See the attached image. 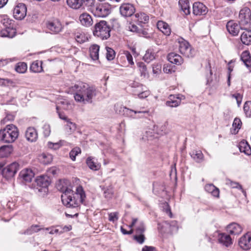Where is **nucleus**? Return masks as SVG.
Segmentation results:
<instances>
[{"label":"nucleus","instance_id":"f257e3e1","mask_svg":"<svg viewBox=\"0 0 251 251\" xmlns=\"http://www.w3.org/2000/svg\"><path fill=\"white\" fill-rule=\"evenodd\" d=\"M69 183L67 180H60L56 184L57 189L62 192L61 200L63 204L69 208L77 207L83 203L86 198L85 192L82 186H77L75 191L67 186Z\"/></svg>","mask_w":251,"mask_h":251},{"label":"nucleus","instance_id":"f03ea898","mask_svg":"<svg viewBox=\"0 0 251 251\" xmlns=\"http://www.w3.org/2000/svg\"><path fill=\"white\" fill-rule=\"evenodd\" d=\"M68 93L74 94L76 101L85 104L91 103L92 100L98 95L99 91L95 87L79 82L70 87Z\"/></svg>","mask_w":251,"mask_h":251},{"label":"nucleus","instance_id":"7ed1b4c3","mask_svg":"<svg viewBox=\"0 0 251 251\" xmlns=\"http://www.w3.org/2000/svg\"><path fill=\"white\" fill-rule=\"evenodd\" d=\"M19 134L17 127L13 125H6L0 130V141L4 143H12L18 138Z\"/></svg>","mask_w":251,"mask_h":251},{"label":"nucleus","instance_id":"20e7f679","mask_svg":"<svg viewBox=\"0 0 251 251\" xmlns=\"http://www.w3.org/2000/svg\"><path fill=\"white\" fill-rule=\"evenodd\" d=\"M110 28L107 22L101 21L94 26L93 34L102 40L107 39L110 36Z\"/></svg>","mask_w":251,"mask_h":251},{"label":"nucleus","instance_id":"39448f33","mask_svg":"<svg viewBox=\"0 0 251 251\" xmlns=\"http://www.w3.org/2000/svg\"><path fill=\"white\" fill-rule=\"evenodd\" d=\"M19 169L20 165L16 162H14L3 168L2 165L0 164V173L7 180L13 178Z\"/></svg>","mask_w":251,"mask_h":251},{"label":"nucleus","instance_id":"423d86ee","mask_svg":"<svg viewBox=\"0 0 251 251\" xmlns=\"http://www.w3.org/2000/svg\"><path fill=\"white\" fill-rule=\"evenodd\" d=\"M91 12L96 17H105L111 12V5L107 3H99L91 7Z\"/></svg>","mask_w":251,"mask_h":251},{"label":"nucleus","instance_id":"0eeeda50","mask_svg":"<svg viewBox=\"0 0 251 251\" xmlns=\"http://www.w3.org/2000/svg\"><path fill=\"white\" fill-rule=\"evenodd\" d=\"M177 40L179 44V50L182 54L188 58L194 56L195 51L187 41L180 37Z\"/></svg>","mask_w":251,"mask_h":251},{"label":"nucleus","instance_id":"6e6552de","mask_svg":"<svg viewBox=\"0 0 251 251\" xmlns=\"http://www.w3.org/2000/svg\"><path fill=\"white\" fill-rule=\"evenodd\" d=\"M46 27L49 32L52 34H57L61 32L63 29V25L58 19H53L48 21Z\"/></svg>","mask_w":251,"mask_h":251},{"label":"nucleus","instance_id":"1a4fd4ad","mask_svg":"<svg viewBox=\"0 0 251 251\" xmlns=\"http://www.w3.org/2000/svg\"><path fill=\"white\" fill-rule=\"evenodd\" d=\"M251 21V12L250 10L247 7L241 9L239 14V23L241 28L243 26L246 25L250 24Z\"/></svg>","mask_w":251,"mask_h":251},{"label":"nucleus","instance_id":"9d476101","mask_svg":"<svg viewBox=\"0 0 251 251\" xmlns=\"http://www.w3.org/2000/svg\"><path fill=\"white\" fill-rule=\"evenodd\" d=\"M26 12L27 8L26 5L23 3H19L13 9V17L17 20H22L26 15Z\"/></svg>","mask_w":251,"mask_h":251},{"label":"nucleus","instance_id":"9b49d317","mask_svg":"<svg viewBox=\"0 0 251 251\" xmlns=\"http://www.w3.org/2000/svg\"><path fill=\"white\" fill-rule=\"evenodd\" d=\"M12 22V20L10 19L7 15H0V23L5 27V29L1 32V36L12 37V36L9 33Z\"/></svg>","mask_w":251,"mask_h":251},{"label":"nucleus","instance_id":"f8f14e48","mask_svg":"<svg viewBox=\"0 0 251 251\" xmlns=\"http://www.w3.org/2000/svg\"><path fill=\"white\" fill-rule=\"evenodd\" d=\"M50 179L48 176H40L37 177L36 182L37 185L41 188L39 189V192H48V187L50 183Z\"/></svg>","mask_w":251,"mask_h":251},{"label":"nucleus","instance_id":"ddd939ff","mask_svg":"<svg viewBox=\"0 0 251 251\" xmlns=\"http://www.w3.org/2000/svg\"><path fill=\"white\" fill-rule=\"evenodd\" d=\"M121 14L124 17L131 16L135 12V8L133 4L124 3L120 7Z\"/></svg>","mask_w":251,"mask_h":251},{"label":"nucleus","instance_id":"4468645a","mask_svg":"<svg viewBox=\"0 0 251 251\" xmlns=\"http://www.w3.org/2000/svg\"><path fill=\"white\" fill-rule=\"evenodd\" d=\"M239 246L244 250L251 248V234L246 233L243 235L238 241Z\"/></svg>","mask_w":251,"mask_h":251},{"label":"nucleus","instance_id":"2eb2a0df","mask_svg":"<svg viewBox=\"0 0 251 251\" xmlns=\"http://www.w3.org/2000/svg\"><path fill=\"white\" fill-rule=\"evenodd\" d=\"M207 8L202 3L196 2L193 5V12L196 15H204L207 13Z\"/></svg>","mask_w":251,"mask_h":251},{"label":"nucleus","instance_id":"dca6fc26","mask_svg":"<svg viewBox=\"0 0 251 251\" xmlns=\"http://www.w3.org/2000/svg\"><path fill=\"white\" fill-rule=\"evenodd\" d=\"M34 176V173L30 169H25L22 170L20 174L19 177L23 181L30 182Z\"/></svg>","mask_w":251,"mask_h":251},{"label":"nucleus","instance_id":"f3484780","mask_svg":"<svg viewBox=\"0 0 251 251\" xmlns=\"http://www.w3.org/2000/svg\"><path fill=\"white\" fill-rule=\"evenodd\" d=\"M181 97L184 96L180 95H170L169 100L166 101V105L171 107H176L180 105L181 100Z\"/></svg>","mask_w":251,"mask_h":251},{"label":"nucleus","instance_id":"a211bd4d","mask_svg":"<svg viewBox=\"0 0 251 251\" xmlns=\"http://www.w3.org/2000/svg\"><path fill=\"white\" fill-rule=\"evenodd\" d=\"M79 20L80 23L83 26L89 27L93 24V21L92 17L87 13L81 14L79 17Z\"/></svg>","mask_w":251,"mask_h":251},{"label":"nucleus","instance_id":"6ab92c4d","mask_svg":"<svg viewBox=\"0 0 251 251\" xmlns=\"http://www.w3.org/2000/svg\"><path fill=\"white\" fill-rule=\"evenodd\" d=\"M157 28L164 35L169 36L171 33V29L169 25L163 21H159L156 24Z\"/></svg>","mask_w":251,"mask_h":251},{"label":"nucleus","instance_id":"aec40b11","mask_svg":"<svg viewBox=\"0 0 251 251\" xmlns=\"http://www.w3.org/2000/svg\"><path fill=\"white\" fill-rule=\"evenodd\" d=\"M242 230V226L236 223H231L227 226V231L232 235H238L241 233Z\"/></svg>","mask_w":251,"mask_h":251},{"label":"nucleus","instance_id":"412c9836","mask_svg":"<svg viewBox=\"0 0 251 251\" xmlns=\"http://www.w3.org/2000/svg\"><path fill=\"white\" fill-rule=\"evenodd\" d=\"M167 58L170 62L177 65H181L183 62V59L182 57L175 52L169 53Z\"/></svg>","mask_w":251,"mask_h":251},{"label":"nucleus","instance_id":"4be33fe9","mask_svg":"<svg viewBox=\"0 0 251 251\" xmlns=\"http://www.w3.org/2000/svg\"><path fill=\"white\" fill-rule=\"evenodd\" d=\"M226 26L228 32L233 36H236L238 34L239 26L233 21H230L227 22Z\"/></svg>","mask_w":251,"mask_h":251},{"label":"nucleus","instance_id":"5701e85b","mask_svg":"<svg viewBox=\"0 0 251 251\" xmlns=\"http://www.w3.org/2000/svg\"><path fill=\"white\" fill-rule=\"evenodd\" d=\"M25 137L29 141H36L38 138V134L35 128L32 127L27 128L25 132Z\"/></svg>","mask_w":251,"mask_h":251},{"label":"nucleus","instance_id":"b1692460","mask_svg":"<svg viewBox=\"0 0 251 251\" xmlns=\"http://www.w3.org/2000/svg\"><path fill=\"white\" fill-rule=\"evenodd\" d=\"M88 167L92 170L97 171L100 168V164L98 163L97 159L93 157H88L86 161Z\"/></svg>","mask_w":251,"mask_h":251},{"label":"nucleus","instance_id":"393cba45","mask_svg":"<svg viewBox=\"0 0 251 251\" xmlns=\"http://www.w3.org/2000/svg\"><path fill=\"white\" fill-rule=\"evenodd\" d=\"M135 86H137L138 89L137 90H133V92L135 95H137L140 99H145L147 98L150 94L149 91H143V86L138 85V83H135Z\"/></svg>","mask_w":251,"mask_h":251},{"label":"nucleus","instance_id":"a878e982","mask_svg":"<svg viewBox=\"0 0 251 251\" xmlns=\"http://www.w3.org/2000/svg\"><path fill=\"white\" fill-rule=\"evenodd\" d=\"M13 151V147L11 145H4L0 147V157H8Z\"/></svg>","mask_w":251,"mask_h":251},{"label":"nucleus","instance_id":"bb28decb","mask_svg":"<svg viewBox=\"0 0 251 251\" xmlns=\"http://www.w3.org/2000/svg\"><path fill=\"white\" fill-rule=\"evenodd\" d=\"M238 148L241 152L247 155L251 154V148L246 141L243 140L239 143Z\"/></svg>","mask_w":251,"mask_h":251},{"label":"nucleus","instance_id":"cd10ccee","mask_svg":"<svg viewBox=\"0 0 251 251\" xmlns=\"http://www.w3.org/2000/svg\"><path fill=\"white\" fill-rule=\"evenodd\" d=\"M218 240L219 242L226 247H228L232 244L230 236L226 233H221L219 235Z\"/></svg>","mask_w":251,"mask_h":251},{"label":"nucleus","instance_id":"c85d7f7f","mask_svg":"<svg viewBox=\"0 0 251 251\" xmlns=\"http://www.w3.org/2000/svg\"><path fill=\"white\" fill-rule=\"evenodd\" d=\"M100 188L103 191V195L105 198L110 199L113 195V189L111 184H109L108 186L100 185Z\"/></svg>","mask_w":251,"mask_h":251},{"label":"nucleus","instance_id":"c756f323","mask_svg":"<svg viewBox=\"0 0 251 251\" xmlns=\"http://www.w3.org/2000/svg\"><path fill=\"white\" fill-rule=\"evenodd\" d=\"M100 50V46L94 44L90 46L89 52L90 57L93 60H97L99 59V53Z\"/></svg>","mask_w":251,"mask_h":251},{"label":"nucleus","instance_id":"7c9ffc66","mask_svg":"<svg viewBox=\"0 0 251 251\" xmlns=\"http://www.w3.org/2000/svg\"><path fill=\"white\" fill-rule=\"evenodd\" d=\"M52 158L51 154L45 152L40 154L38 158L40 162L45 165L50 164L52 161Z\"/></svg>","mask_w":251,"mask_h":251},{"label":"nucleus","instance_id":"2f4dec72","mask_svg":"<svg viewBox=\"0 0 251 251\" xmlns=\"http://www.w3.org/2000/svg\"><path fill=\"white\" fill-rule=\"evenodd\" d=\"M190 154L192 158L198 163H201L203 160L204 156L201 151L194 150L190 153Z\"/></svg>","mask_w":251,"mask_h":251},{"label":"nucleus","instance_id":"473e14b6","mask_svg":"<svg viewBox=\"0 0 251 251\" xmlns=\"http://www.w3.org/2000/svg\"><path fill=\"white\" fill-rule=\"evenodd\" d=\"M205 190L206 192L211 194L212 196L215 197H219V190L212 184H208L205 186Z\"/></svg>","mask_w":251,"mask_h":251},{"label":"nucleus","instance_id":"72a5a7b5","mask_svg":"<svg viewBox=\"0 0 251 251\" xmlns=\"http://www.w3.org/2000/svg\"><path fill=\"white\" fill-rule=\"evenodd\" d=\"M241 59L247 68L251 67V56L248 51L242 52L241 55Z\"/></svg>","mask_w":251,"mask_h":251},{"label":"nucleus","instance_id":"f704fd0d","mask_svg":"<svg viewBox=\"0 0 251 251\" xmlns=\"http://www.w3.org/2000/svg\"><path fill=\"white\" fill-rule=\"evenodd\" d=\"M240 39L243 44L251 45V32L249 31H244L241 35Z\"/></svg>","mask_w":251,"mask_h":251},{"label":"nucleus","instance_id":"c9c22d12","mask_svg":"<svg viewBox=\"0 0 251 251\" xmlns=\"http://www.w3.org/2000/svg\"><path fill=\"white\" fill-rule=\"evenodd\" d=\"M83 0H66L67 5L70 8L78 9L82 6Z\"/></svg>","mask_w":251,"mask_h":251},{"label":"nucleus","instance_id":"e433bc0d","mask_svg":"<svg viewBox=\"0 0 251 251\" xmlns=\"http://www.w3.org/2000/svg\"><path fill=\"white\" fill-rule=\"evenodd\" d=\"M165 187L163 183L155 182L153 184V192L156 195H160L164 193Z\"/></svg>","mask_w":251,"mask_h":251},{"label":"nucleus","instance_id":"4c0bfd02","mask_svg":"<svg viewBox=\"0 0 251 251\" xmlns=\"http://www.w3.org/2000/svg\"><path fill=\"white\" fill-rule=\"evenodd\" d=\"M42 64V61H35L30 65V70L34 73L41 72L43 71Z\"/></svg>","mask_w":251,"mask_h":251},{"label":"nucleus","instance_id":"58836bf2","mask_svg":"<svg viewBox=\"0 0 251 251\" xmlns=\"http://www.w3.org/2000/svg\"><path fill=\"white\" fill-rule=\"evenodd\" d=\"M178 3L185 14L188 15L190 13L189 2L188 0H179Z\"/></svg>","mask_w":251,"mask_h":251},{"label":"nucleus","instance_id":"ea45409f","mask_svg":"<svg viewBox=\"0 0 251 251\" xmlns=\"http://www.w3.org/2000/svg\"><path fill=\"white\" fill-rule=\"evenodd\" d=\"M136 21L140 24L147 23L149 20V16L145 13H138L135 14Z\"/></svg>","mask_w":251,"mask_h":251},{"label":"nucleus","instance_id":"a19ab883","mask_svg":"<svg viewBox=\"0 0 251 251\" xmlns=\"http://www.w3.org/2000/svg\"><path fill=\"white\" fill-rule=\"evenodd\" d=\"M66 142L64 140H60L56 143H52L51 142H48L47 143V147L50 149L53 150H57L59 149L61 146L65 145Z\"/></svg>","mask_w":251,"mask_h":251},{"label":"nucleus","instance_id":"79ce46f5","mask_svg":"<svg viewBox=\"0 0 251 251\" xmlns=\"http://www.w3.org/2000/svg\"><path fill=\"white\" fill-rule=\"evenodd\" d=\"M27 68V65L25 63L19 62L16 65L15 70L18 73L23 74L26 71Z\"/></svg>","mask_w":251,"mask_h":251},{"label":"nucleus","instance_id":"37998d69","mask_svg":"<svg viewBox=\"0 0 251 251\" xmlns=\"http://www.w3.org/2000/svg\"><path fill=\"white\" fill-rule=\"evenodd\" d=\"M67 124L65 126V129L68 134H72L76 128V125L75 123L72 122L69 119L66 122Z\"/></svg>","mask_w":251,"mask_h":251},{"label":"nucleus","instance_id":"c03bdc74","mask_svg":"<svg viewBox=\"0 0 251 251\" xmlns=\"http://www.w3.org/2000/svg\"><path fill=\"white\" fill-rule=\"evenodd\" d=\"M41 229V228L39 226L37 225H34L25 230L24 231V234L26 235H31L34 233L38 232Z\"/></svg>","mask_w":251,"mask_h":251},{"label":"nucleus","instance_id":"a18cd8bd","mask_svg":"<svg viewBox=\"0 0 251 251\" xmlns=\"http://www.w3.org/2000/svg\"><path fill=\"white\" fill-rule=\"evenodd\" d=\"M155 58L154 53L151 50H148L144 56L143 59L145 61L149 63Z\"/></svg>","mask_w":251,"mask_h":251},{"label":"nucleus","instance_id":"49530a36","mask_svg":"<svg viewBox=\"0 0 251 251\" xmlns=\"http://www.w3.org/2000/svg\"><path fill=\"white\" fill-rule=\"evenodd\" d=\"M80 153L81 149L79 147H75L70 152V157L73 161H75L76 156Z\"/></svg>","mask_w":251,"mask_h":251},{"label":"nucleus","instance_id":"de8ad7c7","mask_svg":"<svg viewBox=\"0 0 251 251\" xmlns=\"http://www.w3.org/2000/svg\"><path fill=\"white\" fill-rule=\"evenodd\" d=\"M137 64L140 72L141 75L146 76L148 74L146 65L144 63L142 62H138Z\"/></svg>","mask_w":251,"mask_h":251},{"label":"nucleus","instance_id":"09e8293b","mask_svg":"<svg viewBox=\"0 0 251 251\" xmlns=\"http://www.w3.org/2000/svg\"><path fill=\"white\" fill-rule=\"evenodd\" d=\"M244 111L247 117H251V101H246L244 105Z\"/></svg>","mask_w":251,"mask_h":251},{"label":"nucleus","instance_id":"8fccbe9b","mask_svg":"<svg viewBox=\"0 0 251 251\" xmlns=\"http://www.w3.org/2000/svg\"><path fill=\"white\" fill-rule=\"evenodd\" d=\"M106 49L107 51L106 54V58L108 60H112L115 57V51L109 47H106Z\"/></svg>","mask_w":251,"mask_h":251},{"label":"nucleus","instance_id":"3c124183","mask_svg":"<svg viewBox=\"0 0 251 251\" xmlns=\"http://www.w3.org/2000/svg\"><path fill=\"white\" fill-rule=\"evenodd\" d=\"M145 108L142 107H140L139 109H135L134 111V114H141L142 115L140 117H145V115H147L148 116L150 115V111L147 110H144Z\"/></svg>","mask_w":251,"mask_h":251},{"label":"nucleus","instance_id":"603ef678","mask_svg":"<svg viewBox=\"0 0 251 251\" xmlns=\"http://www.w3.org/2000/svg\"><path fill=\"white\" fill-rule=\"evenodd\" d=\"M242 122L240 119L236 118L234 119L232 126L234 128V130H237L236 132H238L239 129L241 128Z\"/></svg>","mask_w":251,"mask_h":251},{"label":"nucleus","instance_id":"864d4df0","mask_svg":"<svg viewBox=\"0 0 251 251\" xmlns=\"http://www.w3.org/2000/svg\"><path fill=\"white\" fill-rule=\"evenodd\" d=\"M119 213L118 212H111L108 214V220L113 223L117 221L118 219Z\"/></svg>","mask_w":251,"mask_h":251},{"label":"nucleus","instance_id":"5fc2aeb1","mask_svg":"<svg viewBox=\"0 0 251 251\" xmlns=\"http://www.w3.org/2000/svg\"><path fill=\"white\" fill-rule=\"evenodd\" d=\"M133 238L134 239L140 244H143L145 240V237L143 234H137L134 236Z\"/></svg>","mask_w":251,"mask_h":251},{"label":"nucleus","instance_id":"6e6d98bb","mask_svg":"<svg viewBox=\"0 0 251 251\" xmlns=\"http://www.w3.org/2000/svg\"><path fill=\"white\" fill-rule=\"evenodd\" d=\"M124 55L126 57L129 64L131 65H134L132 56L128 51H125L124 52Z\"/></svg>","mask_w":251,"mask_h":251},{"label":"nucleus","instance_id":"4d7b16f0","mask_svg":"<svg viewBox=\"0 0 251 251\" xmlns=\"http://www.w3.org/2000/svg\"><path fill=\"white\" fill-rule=\"evenodd\" d=\"M145 231V227L143 222H140L136 229V234H143Z\"/></svg>","mask_w":251,"mask_h":251},{"label":"nucleus","instance_id":"13d9d810","mask_svg":"<svg viewBox=\"0 0 251 251\" xmlns=\"http://www.w3.org/2000/svg\"><path fill=\"white\" fill-rule=\"evenodd\" d=\"M43 134L45 137H48L50 133V127L49 125L46 124L43 127Z\"/></svg>","mask_w":251,"mask_h":251},{"label":"nucleus","instance_id":"bf43d9fd","mask_svg":"<svg viewBox=\"0 0 251 251\" xmlns=\"http://www.w3.org/2000/svg\"><path fill=\"white\" fill-rule=\"evenodd\" d=\"M123 111L124 113L127 116L133 117V114H134L135 110L129 109L126 107H124Z\"/></svg>","mask_w":251,"mask_h":251},{"label":"nucleus","instance_id":"052dcab7","mask_svg":"<svg viewBox=\"0 0 251 251\" xmlns=\"http://www.w3.org/2000/svg\"><path fill=\"white\" fill-rule=\"evenodd\" d=\"M76 41L79 43H83L85 41V37L82 34H77L75 36Z\"/></svg>","mask_w":251,"mask_h":251},{"label":"nucleus","instance_id":"680f3d73","mask_svg":"<svg viewBox=\"0 0 251 251\" xmlns=\"http://www.w3.org/2000/svg\"><path fill=\"white\" fill-rule=\"evenodd\" d=\"M161 66L159 64L153 65L152 66V72L154 74H158L160 72Z\"/></svg>","mask_w":251,"mask_h":251},{"label":"nucleus","instance_id":"e2e57ef3","mask_svg":"<svg viewBox=\"0 0 251 251\" xmlns=\"http://www.w3.org/2000/svg\"><path fill=\"white\" fill-rule=\"evenodd\" d=\"M130 30L132 32H137L138 33H140V28H139L137 25H132L131 26L129 27Z\"/></svg>","mask_w":251,"mask_h":251},{"label":"nucleus","instance_id":"0e129e2a","mask_svg":"<svg viewBox=\"0 0 251 251\" xmlns=\"http://www.w3.org/2000/svg\"><path fill=\"white\" fill-rule=\"evenodd\" d=\"M94 2L95 0H83L82 4L85 3L86 5L88 6H91V7H92L94 6Z\"/></svg>","mask_w":251,"mask_h":251},{"label":"nucleus","instance_id":"69168bd1","mask_svg":"<svg viewBox=\"0 0 251 251\" xmlns=\"http://www.w3.org/2000/svg\"><path fill=\"white\" fill-rule=\"evenodd\" d=\"M232 186L233 187H235V188H238L240 190H241L242 193L244 194V195L245 196H246V191L243 189L242 188V186L240 184H239L238 183H236V182H234L233 183V184H232Z\"/></svg>","mask_w":251,"mask_h":251},{"label":"nucleus","instance_id":"338daca9","mask_svg":"<svg viewBox=\"0 0 251 251\" xmlns=\"http://www.w3.org/2000/svg\"><path fill=\"white\" fill-rule=\"evenodd\" d=\"M142 251H156L155 247L152 246H145L142 249Z\"/></svg>","mask_w":251,"mask_h":251},{"label":"nucleus","instance_id":"774afa93","mask_svg":"<svg viewBox=\"0 0 251 251\" xmlns=\"http://www.w3.org/2000/svg\"><path fill=\"white\" fill-rule=\"evenodd\" d=\"M232 97L236 100L238 104H239L241 102L242 97L240 94L237 93L233 94L232 95Z\"/></svg>","mask_w":251,"mask_h":251}]
</instances>
